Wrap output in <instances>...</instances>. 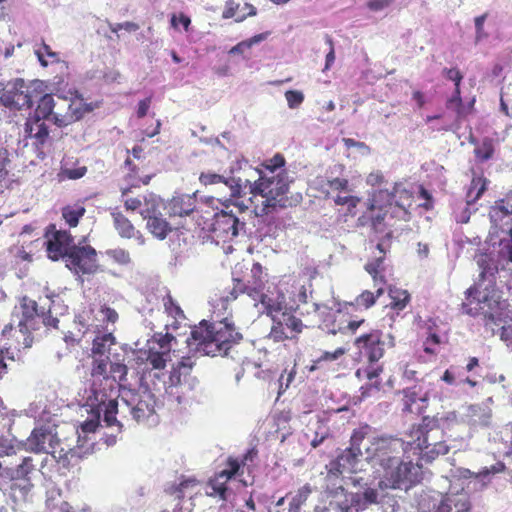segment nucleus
I'll return each instance as SVG.
<instances>
[{
  "mask_svg": "<svg viewBox=\"0 0 512 512\" xmlns=\"http://www.w3.org/2000/svg\"><path fill=\"white\" fill-rule=\"evenodd\" d=\"M242 340V334L227 319L218 322L201 321L191 330L187 339L198 352L207 356H226L229 350Z\"/></svg>",
  "mask_w": 512,
  "mask_h": 512,
  "instance_id": "f257e3e1",
  "label": "nucleus"
},
{
  "mask_svg": "<svg viewBox=\"0 0 512 512\" xmlns=\"http://www.w3.org/2000/svg\"><path fill=\"white\" fill-rule=\"evenodd\" d=\"M358 352V360H364L355 375L369 381L378 379L383 372V365L379 363L386 351L395 346V338L390 333H384L381 329H372L356 337L353 342Z\"/></svg>",
  "mask_w": 512,
  "mask_h": 512,
  "instance_id": "f03ea898",
  "label": "nucleus"
},
{
  "mask_svg": "<svg viewBox=\"0 0 512 512\" xmlns=\"http://www.w3.org/2000/svg\"><path fill=\"white\" fill-rule=\"evenodd\" d=\"M249 189L255 213L260 216L268 215L277 208L286 207L288 174L285 170H280L277 175L260 176Z\"/></svg>",
  "mask_w": 512,
  "mask_h": 512,
  "instance_id": "7ed1b4c3",
  "label": "nucleus"
},
{
  "mask_svg": "<svg viewBox=\"0 0 512 512\" xmlns=\"http://www.w3.org/2000/svg\"><path fill=\"white\" fill-rule=\"evenodd\" d=\"M245 265L237 264L232 272L233 275V288L221 297L222 306L232 301H235L239 295L246 294L252 300H257L261 291L265 290L267 283V274L264 273L263 267L260 263L255 262L251 268H245Z\"/></svg>",
  "mask_w": 512,
  "mask_h": 512,
  "instance_id": "20e7f679",
  "label": "nucleus"
},
{
  "mask_svg": "<svg viewBox=\"0 0 512 512\" xmlns=\"http://www.w3.org/2000/svg\"><path fill=\"white\" fill-rule=\"evenodd\" d=\"M372 432L373 428L369 424H363L354 429L350 437V446L327 465L328 476L339 477L345 472H357L359 460L362 456L361 445Z\"/></svg>",
  "mask_w": 512,
  "mask_h": 512,
  "instance_id": "39448f33",
  "label": "nucleus"
},
{
  "mask_svg": "<svg viewBox=\"0 0 512 512\" xmlns=\"http://www.w3.org/2000/svg\"><path fill=\"white\" fill-rule=\"evenodd\" d=\"M388 467L376 468L381 489H399L402 485L412 486L420 482L422 466L412 461H403L400 455L396 463Z\"/></svg>",
  "mask_w": 512,
  "mask_h": 512,
  "instance_id": "423d86ee",
  "label": "nucleus"
},
{
  "mask_svg": "<svg viewBox=\"0 0 512 512\" xmlns=\"http://www.w3.org/2000/svg\"><path fill=\"white\" fill-rule=\"evenodd\" d=\"M368 445L365 448V459L376 471V468L388 467V464L396 463L400 455L402 443L400 439L386 434L369 435Z\"/></svg>",
  "mask_w": 512,
  "mask_h": 512,
  "instance_id": "0eeeda50",
  "label": "nucleus"
},
{
  "mask_svg": "<svg viewBox=\"0 0 512 512\" xmlns=\"http://www.w3.org/2000/svg\"><path fill=\"white\" fill-rule=\"evenodd\" d=\"M155 405L156 398L151 392H129L121 398L120 417L126 421L144 422L155 414Z\"/></svg>",
  "mask_w": 512,
  "mask_h": 512,
  "instance_id": "6e6552de",
  "label": "nucleus"
},
{
  "mask_svg": "<svg viewBox=\"0 0 512 512\" xmlns=\"http://www.w3.org/2000/svg\"><path fill=\"white\" fill-rule=\"evenodd\" d=\"M65 263L76 274H94L98 270L97 251L91 245L80 242L72 247Z\"/></svg>",
  "mask_w": 512,
  "mask_h": 512,
  "instance_id": "1a4fd4ad",
  "label": "nucleus"
},
{
  "mask_svg": "<svg viewBox=\"0 0 512 512\" xmlns=\"http://www.w3.org/2000/svg\"><path fill=\"white\" fill-rule=\"evenodd\" d=\"M239 475V465L235 461L226 462V468L214 473L205 483V494L219 501H227L232 490L228 486L231 479Z\"/></svg>",
  "mask_w": 512,
  "mask_h": 512,
  "instance_id": "9d476101",
  "label": "nucleus"
},
{
  "mask_svg": "<svg viewBox=\"0 0 512 512\" xmlns=\"http://www.w3.org/2000/svg\"><path fill=\"white\" fill-rule=\"evenodd\" d=\"M45 247L47 256L52 261L66 260L70 250L75 245L74 237L67 230H57L54 224H50L45 232Z\"/></svg>",
  "mask_w": 512,
  "mask_h": 512,
  "instance_id": "9b49d317",
  "label": "nucleus"
},
{
  "mask_svg": "<svg viewBox=\"0 0 512 512\" xmlns=\"http://www.w3.org/2000/svg\"><path fill=\"white\" fill-rule=\"evenodd\" d=\"M272 320L269 337L275 342L295 339L304 328L302 320L291 312L284 311L279 318L275 316Z\"/></svg>",
  "mask_w": 512,
  "mask_h": 512,
  "instance_id": "f8f14e48",
  "label": "nucleus"
},
{
  "mask_svg": "<svg viewBox=\"0 0 512 512\" xmlns=\"http://www.w3.org/2000/svg\"><path fill=\"white\" fill-rule=\"evenodd\" d=\"M0 104L9 109L21 110L33 104L29 87L21 78L15 79L0 94Z\"/></svg>",
  "mask_w": 512,
  "mask_h": 512,
  "instance_id": "ddd939ff",
  "label": "nucleus"
},
{
  "mask_svg": "<svg viewBox=\"0 0 512 512\" xmlns=\"http://www.w3.org/2000/svg\"><path fill=\"white\" fill-rule=\"evenodd\" d=\"M159 209V199L150 195V198H145V208L140 211L141 216L147 219V229L156 238L163 240L172 231V227L162 216H157L156 212Z\"/></svg>",
  "mask_w": 512,
  "mask_h": 512,
  "instance_id": "4468645a",
  "label": "nucleus"
},
{
  "mask_svg": "<svg viewBox=\"0 0 512 512\" xmlns=\"http://www.w3.org/2000/svg\"><path fill=\"white\" fill-rule=\"evenodd\" d=\"M489 218L494 229L510 237L508 253L509 260L512 261V205L506 199L495 201L489 210Z\"/></svg>",
  "mask_w": 512,
  "mask_h": 512,
  "instance_id": "2eb2a0df",
  "label": "nucleus"
},
{
  "mask_svg": "<svg viewBox=\"0 0 512 512\" xmlns=\"http://www.w3.org/2000/svg\"><path fill=\"white\" fill-rule=\"evenodd\" d=\"M24 130L26 137L32 140V145L37 151V157L44 159L52 145L49 129L45 121L37 118H27Z\"/></svg>",
  "mask_w": 512,
  "mask_h": 512,
  "instance_id": "dca6fc26",
  "label": "nucleus"
},
{
  "mask_svg": "<svg viewBox=\"0 0 512 512\" xmlns=\"http://www.w3.org/2000/svg\"><path fill=\"white\" fill-rule=\"evenodd\" d=\"M55 102L52 120L58 127H65L80 120L84 113L88 111L81 103L72 102L66 97L58 96Z\"/></svg>",
  "mask_w": 512,
  "mask_h": 512,
  "instance_id": "f3484780",
  "label": "nucleus"
},
{
  "mask_svg": "<svg viewBox=\"0 0 512 512\" xmlns=\"http://www.w3.org/2000/svg\"><path fill=\"white\" fill-rule=\"evenodd\" d=\"M244 225L232 213L221 211L215 214L212 233L218 240L225 243L233 240L239 233V227Z\"/></svg>",
  "mask_w": 512,
  "mask_h": 512,
  "instance_id": "a211bd4d",
  "label": "nucleus"
},
{
  "mask_svg": "<svg viewBox=\"0 0 512 512\" xmlns=\"http://www.w3.org/2000/svg\"><path fill=\"white\" fill-rule=\"evenodd\" d=\"M93 394L98 405L104 406V418L103 421L106 423V426L112 427L117 426L118 430L121 431L123 427V421L125 419L118 420L116 415H120V404L118 403L116 397L110 396V393H107L106 390H101L97 388L95 385L93 387Z\"/></svg>",
  "mask_w": 512,
  "mask_h": 512,
  "instance_id": "6ab92c4d",
  "label": "nucleus"
},
{
  "mask_svg": "<svg viewBox=\"0 0 512 512\" xmlns=\"http://www.w3.org/2000/svg\"><path fill=\"white\" fill-rule=\"evenodd\" d=\"M194 365L195 362L192 360V358L186 356L182 357L176 365H173L170 371L167 382V392L171 395H175L179 403L181 402L182 397L178 394L177 391L174 392L173 389L180 387L186 381L187 377L190 376Z\"/></svg>",
  "mask_w": 512,
  "mask_h": 512,
  "instance_id": "aec40b11",
  "label": "nucleus"
},
{
  "mask_svg": "<svg viewBox=\"0 0 512 512\" xmlns=\"http://www.w3.org/2000/svg\"><path fill=\"white\" fill-rule=\"evenodd\" d=\"M197 207L195 194H176L166 204L165 209L169 217L190 216Z\"/></svg>",
  "mask_w": 512,
  "mask_h": 512,
  "instance_id": "412c9836",
  "label": "nucleus"
},
{
  "mask_svg": "<svg viewBox=\"0 0 512 512\" xmlns=\"http://www.w3.org/2000/svg\"><path fill=\"white\" fill-rule=\"evenodd\" d=\"M36 470L32 457H24L17 467L12 468L0 461V477L5 481L31 480V474Z\"/></svg>",
  "mask_w": 512,
  "mask_h": 512,
  "instance_id": "4be33fe9",
  "label": "nucleus"
},
{
  "mask_svg": "<svg viewBox=\"0 0 512 512\" xmlns=\"http://www.w3.org/2000/svg\"><path fill=\"white\" fill-rule=\"evenodd\" d=\"M467 293L469 297L477 299L479 309L481 310L480 314H482L486 320L496 323L497 320L500 319V313H498L500 302L494 299L493 296L489 297L486 294L481 295L475 287H470Z\"/></svg>",
  "mask_w": 512,
  "mask_h": 512,
  "instance_id": "5701e85b",
  "label": "nucleus"
},
{
  "mask_svg": "<svg viewBox=\"0 0 512 512\" xmlns=\"http://www.w3.org/2000/svg\"><path fill=\"white\" fill-rule=\"evenodd\" d=\"M392 197L395 199V205L390 209L392 213L400 214L404 220H408L410 216L409 209L413 203V193L401 184H396L393 188Z\"/></svg>",
  "mask_w": 512,
  "mask_h": 512,
  "instance_id": "b1692460",
  "label": "nucleus"
},
{
  "mask_svg": "<svg viewBox=\"0 0 512 512\" xmlns=\"http://www.w3.org/2000/svg\"><path fill=\"white\" fill-rule=\"evenodd\" d=\"M50 454L59 466L57 469L60 475L67 476L68 473L79 474L81 468L74 466L79 463L80 457L75 451L70 449L64 452L61 449L59 451L53 450Z\"/></svg>",
  "mask_w": 512,
  "mask_h": 512,
  "instance_id": "393cba45",
  "label": "nucleus"
},
{
  "mask_svg": "<svg viewBox=\"0 0 512 512\" xmlns=\"http://www.w3.org/2000/svg\"><path fill=\"white\" fill-rule=\"evenodd\" d=\"M128 368L124 363L111 362L107 377L105 379V387L102 390H106L110 393V396H117L118 383L126 381Z\"/></svg>",
  "mask_w": 512,
  "mask_h": 512,
  "instance_id": "a878e982",
  "label": "nucleus"
},
{
  "mask_svg": "<svg viewBox=\"0 0 512 512\" xmlns=\"http://www.w3.org/2000/svg\"><path fill=\"white\" fill-rule=\"evenodd\" d=\"M434 420L429 417H424L422 419V423L419 425H414L410 431V437L412 438L411 444L415 446V448L419 449L421 452L424 448H427L429 439L431 438L429 429L431 423Z\"/></svg>",
  "mask_w": 512,
  "mask_h": 512,
  "instance_id": "bb28decb",
  "label": "nucleus"
},
{
  "mask_svg": "<svg viewBox=\"0 0 512 512\" xmlns=\"http://www.w3.org/2000/svg\"><path fill=\"white\" fill-rule=\"evenodd\" d=\"M430 512H474L469 499L465 496L447 497Z\"/></svg>",
  "mask_w": 512,
  "mask_h": 512,
  "instance_id": "cd10ccee",
  "label": "nucleus"
},
{
  "mask_svg": "<svg viewBox=\"0 0 512 512\" xmlns=\"http://www.w3.org/2000/svg\"><path fill=\"white\" fill-rule=\"evenodd\" d=\"M52 438L53 435L47 428H35L27 438L28 450L34 453L47 452L45 444L47 441L51 442Z\"/></svg>",
  "mask_w": 512,
  "mask_h": 512,
  "instance_id": "c85d7f7f",
  "label": "nucleus"
},
{
  "mask_svg": "<svg viewBox=\"0 0 512 512\" xmlns=\"http://www.w3.org/2000/svg\"><path fill=\"white\" fill-rule=\"evenodd\" d=\"M21 308V319L18 322V326L22 333L28 331L29 326L35 320L38 314V305L35 300L24 297L20 304Z\"/></svg>",
  "mask_w": 512,
  "mask_h": 512,
  "instance_id": "c756f323",
  "label": "nucleus"
},
{
  "mask_svg": "<svg viewBox=\"0 0 512 512\" xmlns=\"http://www.w3.org/2000/svg\"><path fill=\"white\" fill-rule=\"evenodd\" d=\"M115 343L116 338L111 332L96 335L92 341L90 356L110 357L111 347Z\"/></svg>",
  "mask_w": 512,
  "mask_h": 512,
  "instance_id": "7c9ffc66",
  "label": "nucleus"
},
{
  "mask_svg": "<svg viewBox=\"0 0 512 512\" xmlns=\"http://www.w3.org/2000/svg\"><path fill=\"white\" fill-rule=\"evenodd\" d=\"M239 9H240V3H238L234 0H227L225 2V7L222 12V18H224V19L235 18L236 22H242L247 17H252L257 14L256 8L252 4H249V3H245V5H244V9L248 10L247 13L240 14Z\"/></svg>",
  "mask_w": 512,
  "mask_h": 512,
  "instance_id": "2f4dec72",
  "label": "nucleus"
},
{
  "mask_svg": "<svg viewBox=\"0 0 512 512\" xmlns=\"http://www.w3.org/2000/svg\"><path fill=\"white\" fill-rule=\"evenodd\" d=\"M114 228L122 238L131 239L136 234H139L131 223V221L120 211H113L111 213Z\"/></svg>",
  "mask_w": 512,
  "mask_h": 512,
  "instance_id": "473e14b6",
  "label": "nucleus"
},
{
  "mask_svg": "<svg viewBox=\"0 0 512 512\" xmlns=\"http://www.w3.org/2000/svg\"><path fill=\"white\" fill-rule=\"evenodd\" d=\"M85 213L86 208L82 202L69 204L61 209L62 218L70 228L76 227L79 224V220L85 215Z\"/></svg>",
  "mask_w": 512,
  "mask_h": 512,
  "instance_id": "72a5a7b5",
  "label": "nucleus"
},
{
  "mask_svg": "<svg viewBox=\"0 0 512 512\" xmlns=\"http://www.w3.org/2000/svg\"><path fill=\"white\" fill-rule=\"evenodd\" d=\"M488 180L483 176H474L470 182L466 193V203L472 205L476 203L487 190Z\"/></svg>",
  "mask_w": 512,
  "mask_h": 512,
  "instance_id": "f704fd0d",
  "label": "nucleus"
},
{
  "mask_svg": "<svg viewBox=\"0 0 512 512\" xmlns=\"http://www.w3.org/2000/svg\"><path fill=\"white\" fill-rule=\"evenodd\" d=\"M11 166V153L6 146L0 143V192L7 186Z\"/></svg>",
  "mask_w": 512,
  "mask_h": 512,
  "instance_id": "c9c22d12",
  "label": "nucleus"
},
{
  "mask_svg": "<svg viewBox=\"0 0 512 512\" xmlns=\"http://www.w3.org/2000/svg\"><path fill=\"white\" fill-rule=\"evenodd\" d=\"M403 411L413 413L414 405L418 401L426 402L427 395L421 393V389L416 386L408 387L403 390Z\"/></svg>",
  "mask_w": 512,
  "mask_h": 512,
  "instance_id": "e433bc0d",
  "label": "nucleus"
},
{
  "mask_svg": "<svg viewBox=\"0 0 512 512\" xmlns=\"http://www.w3.org/2000/svg\"><path fill=\"white\" fill-rule=\"evenodd\" d=\"M55 105L56 102L54 97L51 94H45L40 98L34 115L29 118H37L41 119V121H45V119H48L53 115Z\"/></svg>",
  "mask_w": 512,
  "mask_h": 512,
  "instance_id": "4c0bfd02",
  "label": "nucleus"
},
{
  "mask_svg": "<svg viewBox=\"0 0 512 512\" xmlns=\"http://www.w3.org/2000/svg\"><path fill=\"white\" fill-rule=\"evenodd\" d=\"M255 301L262 305L263 312L272 319L282 310V302L265 294L264 291H261V294Z\"/></svg>",
  "mask_w": 512,
  "mask_h": 512,
  "instance_id": "58836bf2",
  "label": "nucleus"
},
{
  "mask_svg": "<svg viewBox=\"0 0 512 512\" xmlns=\"http://www.w3.org/2000/svg\"><path fill=\"white\" fill-rule=\"evenodd\" d=\"M91 358V376L93 378L102 377V380L105 382L109 370L108 368L111 363L110 357L91 356Z\"/></svg>",
  "mask_w": 512,
  "mask_h": 512,
  "instance_id": "ea45409f",
  "label": "nucleus"
},
{
  "mask_svg": "<svg viewBox=\"0 0 512 512\" xmlns=\"http://www.w3.org/2000/svg\"><path fill=\"white\" fill-rule=\"evenodd\" d=\"M427 446L429 447L424 448L422 451V458L429 462L449 452V446L445 441H436L434 443H430L429 441Z\"/></svg>",
  "mask_w": 512,
  "mask_h": 512,
  "instance_id": "a19ab883",
  "label": "nucleus"
},
{
  "mask_svg": "<svg viewBox=\"0 0 512 512\" xmlns=\"http://www.w3.org/2000/svg\"><path fill=\"white\" fill-rule=\"evenodd\" d=\"M285 165V158L283 155L277 153L272 158L265 160L262 163V169L260 170V176L277 175L282 170L281 168Z\"/></svg>",
  "mask_w": 512,
  "mask_h": 512,
  "instance_id": "79ce46f5",
  "label": "nucleus"
},
{
  "mask_svg": "<svg viewBox=\"0 0 512 512\" xmlns=\"http://www.w3.org/2000/svg\"><path fill=\"white\" fill-rule=\"evenodd\" d=\"M495 153L493 140L485 137L482 142L474 148V155L477 161L485 162L490 160Z\"/></svg>",
  "mask_w": 512,
  "mask_h": 512,
  "instance_id": "37998d69",
  "label": "nucleus"
},
{
  "mask_svg": "<svg viewBox=\"0 0 512 512\" xmlns=\"http://www.w3.org/2000/svg\"><path fill=\"white\" fill-rule=\"evenodd\" d=\"M389 296L391 298L390 307L397 311H402L410 301L408 291L399 288H390Z\"/></svg>",
  "mask_w": 512,
  "mask_h": 512,
  "instance_id": "c03bdc74",
  "label": "nucleus"
},
{
  "mask_svg": "<svg viewBox=\"0 0 512 512\" xmlns=\"http://www.w3.org/2000/svg\"><path fill=\"white\" fill-rule=\"evenodd\" d=\"M131 189L130 188H123L121 190V197L122 201L124 203V207L127 211H136V210H142V206H145V198L149 199L147 196H137L133 197L130 195Z\"/></svg>",
  "mask_w": 512,
  "mask_h": 512,
  "instance_id": "a18cd8bd",
  "label": "nucleus"
},
{
  "mask_svg": "<svg viewBox=\"0 0 512 512\" xmlns=\"http://www.w3.org/2000/svg\"><path fill=\"white\" fill-rule=\"evenodd\" d=\"M162 304H163L165 313H167L169 316L173 317L175 320L185 319L183 310L181 309L180 305L177 303V301L172 297V295L170 293H167L162 298Z\"/></svg>",
  "mask_w": 512,
  "mask_h": 512,
  "instance_id": "49530a36",
  "label": "nucleus"
},
{
  "mask_svg": "<svg viewBox=\"0 0 512 512\" xmlns=\"http://www.w3.org/2000/svg\"><path fill=\"white\" fill-rule=\"evenodd\" d=\"M383 293H384V288L382 286L378 287L376 289L375 293H373L369 290H364L360 295H358L356 297V299H355L356 304L361 307H364L365 309H368L376 303V300L381 295H383Z\"/></svg>",
  "mask_w": 512,
  "mask_h": 512,
  "instance_id": "de8ad7c7",
  "label": "nucleus"
},
{
  "mask_svg": "<svg viewBox=\"0 0 512 512\" xmlns=\"http://www.w3.org/2000/svg\"><path fill=\"white\" fill-rule=\"evenodd\" d=\"M146 360L147 362L152 366L153 369H164L167 362V357L169 354L161 351L156 350L152 347H150L146 352Z\"/></svg>",
  "mask_w": 512,
  "mask_h": 512,
  "instance_id": "09e8293b",
  "label": "nucleus"
},
{
  "mask_svg": "<svg viewBox=\"0 0 512 512\" xmlns=\"http://www.w3.org/2000/svg\"><path fill=\"white\" fill-rule=\"evenodd\" d=\"M35 54L43 67L48 66V61L45 59V57H48L52 63L59 61L58 54L54 52L51 47L44 41L41 43L40 47L35 50Z\"/></svg>",
  "mask_w": 512,
  "mask_h": 512,
  "instance_id": "8fccbe9b",
  "label": "nucleus"
},
{
  "mask_svg": "<svg viewBox=\"0 0 512 512\" xmlns=\"http://www.w3.org/2000/svg\"><path fill=\"white\" fill-rule=\"evenodd\" d=\"M198 481L195 478H189L182 480L179 484L171 485L167 488L166 492L170 495H175L177 499L182 500L184 498V490L192 488L197 485Z\"/></svg>",
  "mask_w": 512,
  "mask_h": 512,
  "instance_id": "3c124183",
  "label": "nucleus"
},
{
  "mask_svg": "<svg viewBox=\"0 0 512 512\" xmlns=\"http://www.w3.org/2000/svg\"><path fill=\"white\" fill-rule=\"evenodd\" d=\"M106 255L118 265L126 266L131 263V257L127 250L123 248L108 249Z\"/></svg>",
  "mask_w": 512,
  "mask_h": 512,
  "instance_id": "603ef678",
  "label": "nucleus"
},
{
  "mask_svg": "<svg viewBox=\"0 0 512 512\" xmlns=\"http://www.w3.org/2000/svg\"><path fill=\"white\" fill-rule=\"evenodd\" d=\"M365 323V319H355L347 321L346 325H339L337 328H332L330 333L336 335L337 333L341 334H355L356 331Z\"/></svg>",
  "mask_w": 512,
  "mask_h": 512,
  "instance_id": "864d4df0",
  "label": "nucleus"
},
{
  "mask_svg": "<svg viewBox=\"0 0 512 512\" xmlns=\"http://www.w3.org/2000/svg\"><path fill=\"white\" fill-rule=\"evenodd\" d=\"M199 181L201 184L207 186V185H213L218 183H224L228 184L229 180L225 178L224 176L213 173V172H202L199 176Z\"/></svg>",
  "mask_w": 512,
  "mask_h": 512,
  "instance_id": "5fc2aeb1",
  "label": "nucleus"
},
{
  "mask_svg": "<svg viewBox=\"0 0 512 512\" xmlns=\"http://www.w3.org/2000/svg\"><path fill=\"white\" fill-rule=\"evenodd\" d=\"M257 450L255 448L249 449L241 459H238L233 456H229L226 460V462L235 461L239 465V475L243 474V468L248 462H252L257 457Z\"/></svg>",
  "mask_w": 512,
  "mask_h": 512,
  "instance_id": "6e6d98bb",
  "label": "nucleus"
},
{
  "mask_svg": "<svg viewBox=\"0 0 512 512\" xmlns=\"http://www.w3.org/2000/svg\"><path fill=\"white\" fill-rule=\"evenodd\" d=\"M285 98L288 107L291 109L298 108L304 101V95L298 90H288L285 92Z\"/></svg>",
  "mask_w": 512,
  "mask_h": 512,
  "instance_id": "4d7b16f0",
  "label": "nucleus"
},
{
  "mask_svg": "<svg viewBox=\"0 0 512 512\" xmlns=\"http://www.w3.org/2000/svg\"><path fill=\"white\" fill-rule=\"evenodd\" d=\"M296 365L294 364L293 367L288 370L287 368L284 369L283 373L281 374L280 378H279V394L282 392V391H285L290 383L294 380L295 378V375H296Z\"/></svg>",
  "mask_w": 512,
  "mask_h": 512,
  "instance_id": "13d9d810",
  "label": "nucleus"
},
{
  "mask_svg": "<svg viewBox=\"0 0 512 512\" xmlns=\"http://www.w3.org/2000/svg\"><path fill=\"white\" fill-rule=\"evenodd\" d=\"M387 216V212H382V210L380 209L375 215H371L370 216V219H371V226H372V229L375 231V232H384L385 231V228H386V224H385V218Z\"/></svg>",
  "mask_w": 512,
  "mask_h": 512,
  "instance_id": "bf43d9fd",
  "label": "nucleus"
},
{
  "mask_svg": "<svg viewBox=\"0 0 512 512\" xmlns=\"http://www.w3.org/2000/svg\"><path fill=\"white\" fill-rule=\"evenodd\" d=\"M155 341L157 342L159 349L167 354H170L171 351V343L172 341H175V337L170 334H158L154 336Z\"/></svg>",
  "mask_w": 512,
  "mask_h": 512,
  "instance_id": "052dcab7",
  "label": "nucleus"
},
{
  "mask_svg": "<svg viewBox=\"0 0 512 512\" xmlns=\"http://www.w3.org/2000/svg\"><path fill=\"white\" fill-rule=\"evenodd\" d=\"M19 446H16L12 441L0 438V458L15 455Z\"/></svg>",
  "mask_w": 512,
  "mask_h": 512,
  "instance_id": "680f3d73",
  "label": "nucleus"
},
{
  "mask_svg": "<svg viewBox=\"0 0 512 512\" xmlns=\"http://www.w3.org/2000/svg\"><path fill=\"white\" fill-rule=\"evenodd\" d=\"M384 256H376L371 261H368L364 269L368 274H376L377 271H384Z\"/></svg>",
  "mask_w": 512,
  "mask_h": 512,
  "instance_id": "e2e57ef3",
  "label": "nucleus"
},
{
  "mask_svg": "<svg viewBox=\"0 0 512 512\" xmlns=\"http://www.w3.org/2000/svg\"><path fill=\"white\" fill-rule=\"evenodd\" d=\"M360 202V198L356 196H336L334 198V203L339 206L347 205L348 210L351 211L352 209L356 208L358 203Z\"/></svg>",
  "mask_w": 512,
  "mask_h": 512,
  "instance_id": "0e129e2a",
  "label": "nucleus"
},
{
  "mask_svg": "<svg viewBox=\"0 0 512 512\" xmlns=\"http://www.w3.org/2000/svg\"><path fill=\"white\" fill-rule=\"evenodd\" d=\"M446 107L448 109H454L458 113L462 107V98H461V89L460 87H455L453 95L447 100Z\"/></svg>",
  "mask_w": 512,
  "mask_h": 512,
  "instance_id": "69168bd1",
  "label": "nucleus"
},
{
  "mask_svg": "<svg viewBox=\"0 0 512 512\" xmlns=\"http://www.w3.org/2000/svg\"><path fill=\"white\" fill-rule=\"evenodd\" d=\"M487 17H488V13H484L480 16H477L474 19L477 41H480L488 36V34L484 31V23H485Z\"/></svg>",
  "mask_w": 512,
  "mask_h": 512,
  "instance_id": "338daca9",
  "label": "nucleus"
},
{
  "mask_svg": "<svg viewBox=\"0 0 512 512\" xmlns=\"http://www.w3.org/2000/svg\"><path fill=\"white\" fill-rule=\"evenodd\" d=\"M346 353V349L343 347H338L333 352H323L322 355L315 361V363L319 364L323 361H335L339 359Z\"/></svg>",
  "mask_w": 512,
  "mask_h": 512,
  "instance_id": "774afa93",
  "label": "nucleus"
}]
</instances>
